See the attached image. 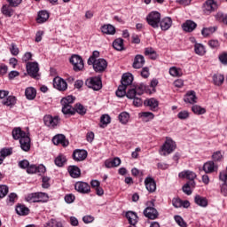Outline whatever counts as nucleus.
Wrapping results in <instances>:
<instances>
[{"instance_id":"obj_62","label":"nucleus","mask_w":227,"mask_h":227,"mask_svg":"<svg viewBox=\"0 0 227 227\" xmlns=\"http://www.w3.org/2000/svg\"><path fill=\"white\" fill-rule=\"evenodd\" d=\"M64 200L66 201V203H67L68 205H70L71 203H74V201H75V195L69 193L65 195Z\"/></svg>"},{"instance_id":"obj_11","label":"nucleus","mask_w":227,"mask_h":227,"mask_svg":"<svg viewBox=\"0 0 227 227\" xmlns=\"http://www.w3.org/2000/svg\"><path fill=\"white\" fill-rule=\"evenodd\" d=\"M74 190L80 192V194H90L91 192V186L86 182L78 181L74 184Z\"/></svg>"},{"instance_id":"obj_16","label":"nucleus","mask_w":227,"mask_h":227,"mask_svg":"<svg viewBox=\"0 0 227 227\" xmlns=\"http://www.w3.org/2000/svg\"><path fill=\"white\" fill-rule=\"evenodd\" d=\"M145 90L141 86H135L129 89L126 92V97L130 99L136 98V97H141L143 95Z\"/></svg>"},{"instance_id":"obj_19","label":"nucleus","mask_w":227,"mask_h":227,"mask_svg":"<svg viewBox=\"0 0 227 227\" xmlns=\"http://www.w3.org/2000/svg\"><path fill=\"white\" fill-rule=\"evenodd\" d=\"M88 157V152L86 150L76 149L73 153V159L75 162H82V160H86Z\"/></svg>"},{"instance_id":"obj_15","label":"nucleus","mask_w":227,"mask_h":227,"mask_svg":"<svg viewBox=\"0 0 227 227\" xmlns=\"http://www.w3.org/2000/svg\"><path fill=\"white\" fill-rule=\"evenodd\" d=\"M59 116L45 115L43 117L44 124L50 129H56L59 125Z\"/></svg>"},{"instance_id":"obj_48","label":"nucleus","mask_w":227,"mask_h":227,"mask_svg":"<svg viewBox=\"0 0 227 227\" xmlns=\"http://www.w3.org/2000/svg\"><path fill=\"white\" fill-rule=\"evenodd\" d=\"M223 159V153L222 151H216L212 154L213 162H221Z\"/></svg>"},{"instance_id":"obj_32","label":"nucleus","mask_w":227,"mask_h":227,"mask_svg":"<svg viewBox=\"0 0 227 227\" xmlns=\"http://www.w3.org/2000/svg\"><path fill=\"white\" fill-rule=\"evenodd\" d=\"M67 171L72 178H79L81 176V168L75 165L69 166Z\"/></svg>"},{"instance_id":"obj_51","label":"nucleus","mask_w":227,"mask_h":227,"mask_svg":"<svg viewBox=\"0 0 227 227\" xmlns=\"http://www.w3.org/2000/svg\"><path fill=\"white\" fill-rule=\"evenodd\" d=\"M75 98L73 96H67L63 98L60 101L61 106H72V103L74 102Z\"/></svg>"},{"instance_id":"obj_5","label":"nucleus","mask_w":227,"mask_h":227,"mask_svg":"<svg viewBox=\"0 0 227 227\" xmlns=\"http://www.w3.org/2000/svg\"><path fill=\"white\" fill-rule=\"evenodd\" d=\"M8 95H10V91L0 90V98L3 100L2 104L7 107H13L17 104V98Z\"/></svg>"},{"instance_id":"obj_31","label":"nucleus","mask_w":227,"mask_h":227,"mask_svg":"<svg viewBox=\"0 0 227 227\" xmlns=\"http://www.w3.org/2000/svg\"><path fill=\"white\" fill-rule=\"evenodd\" d=\"M133 82H134V75H132V74L126 73L122 75V78H121L122 86H125L127 88V86H130V84H132Z\"/></svg>"},{"instance_id":"obj_47","label":"nucleus","mask_w":227,"mask_h":227,"mask_svg":"<svg viewBox=\"0 0 227 227\" xmlns=\"http://www.w3.org/2000/svg\"><path fill=\"white\" fill-rule=\"evenodd\" d=\"M113 47L115 49V51H123V39L117 38L113 43Z\"/></svg>"},{"instance_id":"obj_54","label":"nucleus","mask_w":227,"mask_h":227,"mask_svg":"<svg viewBox=\"0 0 227 227\" xmlns=\"http://www.w3.org/2000/svg\"><path fill=\"white\" fill-rule=\"evenodd\" d=\"M9 51L12 54V56H19L20 50H19V47L15 43H12L9 48Z\"/></svg>"},{"instance_id":"obj_64","label":"nucleus","mask_w":227,"mask_h":227,"mask_svg":"<svg viewBox=\"0 0 227 227\" xmlns=\"http://www.w3.org/2000/svg\"><path fill=\"white\" fill-rule=\"evenodd\" d=\"M219 61L223 63V65H227V52H223L219 55Z\"/></svg>"},{"instance_id":"obj_1","label":"nucleus","mask_w":227,"mask_h":227,"mask_svg":"<svg viewBox=\"0 0 227 227\" xmlns=\"http://www.w3.org/2000/svg\"><path fill=\"white\" fill-rule=\"evenodd\" d=\"M12 137L16 141H20V148L23 152H29L31 150V138L29 137V133L22 130L20 127L14 128L12 129Z\"/></svg>"},{"instance_id":"obj_57","label":"nucleus","mask_w":227,"mask_h":227,"mask_svg":"<svg viewBox=\"0 0 227 227\" xmlns=\"http://www.w3.org/2000/svg\"><path fill=\"white\" fill-rule=\"evenodd\" d=\"M174 219H175L176 224H178V226H180V227H187V223H185V221L184 220V218H182V216L175 215Z\"/></svg>"},{"instance_id":"obj_26","label":"nucleus","mask_w":227,"mask_h":227,"mask_svg":"<svg viewBox=\"0 0 227 227\" xmlns=\"http://www.w3.org/2000/svg\"><path fill=\"white\" fill-rule=\"evenodd\" d=\"M121 164V159L120 157H114V159H108L105 161V168L111 169L112 168H118Z\"/></svg>"},{"instance_id":"obj_6","label":"nucleus","mask_w":227,"mask_h":227,"mask_svg":"<svg viewBox=\"0 0 227 227\" xmlns=\"http://www.w3.org/2000/svg\"><path fill=\"white\" fill-rule=\"evenodd\" d=\"M85 84L94 91H98L102 90V78L100 76L90 77L85 81Z\"/></svg>"},{"instance_id":"obj_61","label":"nucleus","mask_w":227,"mask_h":227,"mask_svg":"<svg viewBox=\"0 0 227 227\" xmlns=\"http://www.w3.org/2000/svg\"><path fill=\"white\" fill-rule=\"evenodd\" d=\"M221 43L216 39H211L208 41V46L211 49H219Z\"/></svg>"},{"instance_id":"obj_24","label":"nucleus","mask_w":227,"mask_h":227,"mask_svg":"<svg viewBox=\"0 0 227 227\" xmlns=\"http://www.w3.org/2000/svg\"><path fill=\"white\" fill-rule=\"evenodd\" d=\"M52 143L57 145H61V146H68L69 145V142L67 139V137H65V135L63 134H59L53 137Z\"/></svg>"},{"instance_id":"obj_46","label":"nucleus","mask_w":227,"mask_h":227,"mask_svg":"<svg viewBox=\"0 0 227 227\" xmlns=\"http://www.w3.org/2000/svg\"><path fill=\"white\" fill-rule=\"evenodd\" d=\"M213 82L215 86H221L224 82V75L221 74H215L213 75Z\"/></svg>"},{"instance_id":"obj_23","label":"nucleus","mask_w":227,"mask_h":227,"mask_svg":"<svg viewBox=\"0 0 227 227\" xmlns=\"http://www.w3.org/2000/svg\"><path fill=\"white\" fill-rule=\"evenodd\" d=\"M196 27H198V24L191 20H187L184 23L182 24V29L185 33H192Z\"/></svg>"},{"instance_id":"obj_49","label":"nucleus","mask_w":227,"mask_h":227,"mask_svg":"<svg viewBox=\"0 0 227 227\" xmlns=\"http://www.w3.org/2000/svg\"><path fill=\"white\" fill-rule=\"evenodd\" d=\"M62 113L63 114H74L75 109L72 107V105H62Z\"/></svg>"},{"instance_id":"obj_9","label":"nucleus","mask_w":227,"mask_h":227,"mask_svg":"<svg viewBox=\"0 0 227 227\" xmlns=\"http://www.w3.org/2000/svg\"><path fill=\"white\" fill-rule=\"evenodd\" d=\"M155 200H153L149 202L151 206L147 207L145 210H144V215L145 217H147L148 219H157L159 217V212L157 211V209H155Z\"/></svg>"},{"instance_id":"obj_44","label":"nucleus","mask_w":227,"mask_h":227,"mask_svg":"<svg viewBox=\"0 0 227 227\" xmlns=\"http://www.w3.org/2000/svg\"><path fill=\"white\" fill-rule=\"evenodd\" d=\"M192 111L193 114H197L198 116H200L201 114H205V113H207V109L203 108L200 105H193L192 106Z\"/></svg>"},{"instance_id":"obj_43","label":"nucleus","mask_w":227,"mask_h":227,"mask_svg":"<svg viewBox=\"0 0 227 227\" xmlns=\"http://www.w3.org/2000/svg\"><path fill=\"white\" fill-rule=\"evenodd\" d=\"M120 123L122 125H127L129 123V120H130V114L128 112H122L118 116Z\"/></svg>"},{"instance_id":"obj_36","label":"nucleus","mask_w":227,"mask_h":227,"mask_svg":"<svg viewBox=\"0 0 227 227\" xmlns=\"http://www.w3.org/2000/svg\"><path fill=\"white\" fill-rule=\"evenodd\" d=\"M145 65V57L143 55H137L134 59L133 68H142Z\"/></svg>"},{"instance_id":"obj_8","label":"nucleus","mask_w":227,"mask_h":227,"mask_svg":"<svg viewBox=\"0 0 227 227\" xmlns=\"http://www.w3.org/2000/svg\"><path fill=\"white\" fill-rule=\"evenodd\" d=\"M69 61L72 63L74 72H81V70L84 69V60L81 56L73 55Z\"/></svg>"},{"instance_id":"obj_29","label":"nucleus","mask_w":227,"mask_h":227,"mask_svg":"<svg viewBox=\"0 0 227 227\" xmlns=\"http://www.w3.org/2000/svg\"><path fill=\"white\" fill-rule=\"evenodd\" d=\"M194 203L202 208H207V207H208V200L201 195H195Z\"/></svg>"},{"instance_id":"obj_14","label":"nucleus","mask_w":227,"mask_h":227,"mask_svg":"<svg viewBox=\"0 0 227 227\" xmlns=\"http://www.w3.org/2000/svg\"><path fill=\"white\" fill-rule=\"evenodd\" d=\"M53 88L59 91H67L68 90V83L65 79L58 76L53 79Z\"/></svg>"},{"instance_id":"obj_60","label":"nucleus","mask_w":227,"mask_h":227,"mask_svg":"<svg viewBox=\"0 0 227 227\" xmlns=\"http://www.w3.org/2000/svg\"><path fill=\"white\" fill-rule=\"evenodd\" d=\"M9 188L4 184L0 185V199L6 197L8 194Z\"/></svg>"},{"instance_id":"obj_53","label":"nucleus","mask_w":227,"mask_h":227,"mask_svg":"<svg viewBox=\"0 0 227 227\" xmlns=\"http://www.w3.org/2000/svg\"><path fill=\"white\" fill-rule=\"evenodd\" d=\"M74 111H76L78 114L84 116L88 110L82 104H76L74 106Z\"/></svg>"},{"instance_id":"obj_10","label":"nucleus","mask_w":227,"mask_h":227,"mask_svg":"<svg viewBox=\"0 0 227 227\" xmlns=\"http://www.w3.org/2000/svg\"><path fill=\"white\" fill-rule=\"evenodd\" d=\"M27 72L30 77H34V79H36V77H39L40 74L38 72H40V67L38 66V62H27L26 65Z\"/></svg>"},{"instance_id":"obj_30","label":"nucleus","mask_w":227,"mask_h":227,"mask_svg":"<svg viewBox=\"0 0 227 227\" xmlns=\"http://www.w3.org/2000/svg\"><path fill=\"white\" fill-rule=\"evenodd\" d=\"M49 12L47 11H40L37 13L36 22L37 24H43L49 20Z\"/></svg>"},{"instance_id":"obj_42","label":"nucleus","mask_w":227,"mask_h":227,"mask_svg":"<svg viewBox=\"0 0 227 227\" xmlns=\"http://www.w3.org/2000/svg\"><path fill=\"white\" fill-rule=\"evenodd\" d=\"M194 51H195V54H198V56H205V54L207 53L205 45H203L202 43H196L194 44Z\"/></svg>"},{"instance_id":"obj_3","label":"nucleus","mask_w":227,"mask_h":227,"mask_svg":"<svg viewBox=\"0 0 227 227\" xmlns=\"http://www.w3.org/2000/svg\"><path fill=\"white\" fill-rule=\"evenodd\" d=\"M160 12L157 11H153L149 13V15L146 16L145 20L151 27H153V29H158L159 25L160 24Z\"/></svg>"},{"instance_id":"obj_37","label":"nucleus","mask_w":227,"mask_h":227,"mask_svg":"<svg viewBox=\"0 0 227 227\" xmlns=\"http://www.w3.org/2000/svg\"><path fill=\"white\" fill-rule=\"evenodd\" d=\"M109 123H111V116H109V114H102L99 123L100 129H106V127H107Z\"/></svg>"},{"instance_id":"obj_25","label":"nucleus","mask_w":227,"mask_h":227,"mask_svg":"<svg viewBox=\"0 0 227 227\" xmlns=\"http://www.w3.org/2000/svg\"><path fill=\"white\" fill-rule=\"evenodd\" d=\"M172 205L175 208H189L191 207V202L189 200H182L179 198H174L172 200Z\"/></svg>"},{"instance_id":"obj_2","label":"nucleus","mask_w":227,"mask_h":227,"mask_svg":"<svg viewBox=\"0 0 227 227\" xmlns=\"http://www.w3.org/2000/svg\"><path fill=\"white\" fill-rule=\"evenodd\" d=\"M174 150H176V143L171 137H167L165 143L159 150V153L166 157V155L173 153Z\"/></svg>"},{"instance_id":"obj_38","label":"nucleus","mask_w":227,"mask_h":227,"mask_svg":"<svg viewBox=\"0 0 227 227\" xmlns=\"http://www.w3.org/2000/svg\"><path fill=\"white\" fill-rule=\"evenodd\" d=\"M138 116L143 120V121H152V120L155 118V114L152 112H141L138 114Z\"/></svg>"},{"instance_id":"obj_20","label":"nucleus","mask_w":227,"mask_h":227,"mask_svg":"<svg viewBox=\"0 0 227 227\" xmlns=\"http://www.w3.org/2000/svg\"><path fill=\"white\" fill-rule=\"evenodd\" d=\"M145 107H149L150 111H159V100L155 98H147L144 101Z\"/></svg>"},{"instance_id":"obj_40","label":"nucleus","mask_w":227,"mask_h":227,"mask_svg":"<svg viewBox=\"0 0 227 227\" xmlns=\"http://www.w3.org/2000/svg\"><path fill=\"white\" fill-rule=\"evenodd\" d=\"M54 163L58 166V168H63L65 164H67V156H65V154H59L55 158Z\"/></svg>"},{"instance_id":"obj_52","label":"nucleus","mask_w":227,"mask_h":227,"mask_svg":"<svg viewBox=\"0 0 227 227\" xmlns=\"http://www.w3.org/2000/svg\"><path fill=\"white\" fill-rule=\"evenodd\" d=\"M12 153H13L12 148H3L0 150V156L4 158V160L6 159V157L12 155Z\"/></svg>"},{"instance_id":"obj_41","label":"nucleus","mask_w":227,"mask_h":227,"mask_svg":"<svg viewBox=\"0 0 227 227\" xmlns=\"http://www.w3.org/2000/svg\"><path fill=\"white\" fill-rule=\"evenodd\" d=\"M16 213L18 215H28L29 208L25 205L20 204L16 207Z\"/></svg>"},{"instance_id":"obj_27","label":"nucleus","mask_w":227,"mask_h":227,"mask_svg":"<svg viewBox=\"0 0 227 227\" xmlns=\"http://www.w3.org/2000/svg\"><path fill=\"white\" fill-rule=\"evenodd\" d=\"M185 104H196L198 102V97H196V91L189 90L184 97Z\"/></svg>"},{"instance_id":"obj_18","label":"nucleus","mask_w":227,"mask_h":227,"mask_svg":"<svg viewBox=\"0 0 227 227\" xmlns=\"http://www.w3.org/2000/svg\"><path fill=\"white\" fill-rule=\"evenodd\" d=\"M202 169L207 175L215 173L219 169V166L214 160H208L204 163Z\"/></svg>"},{"instance_id":"obj_39","label":"nucleus","mask_w":227,"mask_h":227,"mask_svg":"<svg viewBox=\"0 0 227 227\" xmlns=\"http://www.w3.org/2000/svg\"><path fill=\"white\" fill-rule=\"evenodd\" d=\"M217 31V27H203L201 30V35L204 36V38H207L210 36L211 35H214Z\"/></svg>"},{"instance_id":"obj_21","label":"nucleus","mask_w":227,"mask_h":227,"mask_svg":"<svg viewBox=\"0 0 227 227\" xmlns=\"http://www.w3.org/2000/svg\"><path fill=\"white\" fill-rule=\"evenodd\" d=\"M145 185L148 192H155V191H157V184L155 183V179L152 176H147L145 179Z\"/></svg>"},{"instance_id":"obj_12","label":"nucleus","mask_w":227,"mask_h":227,"mask_svg":"<svg viewBox=\"0 0 227 227\" xmlns=\"http://www.w3.org/2000/svg\"><path fill=\"white\" fill-rule=\"evenodd\" d=\"M217 8L218 5L215 0H207L203 4L202 10L205 15H210V13H214Z\"/></svg>"},{"instance_id":"obj_55","label":"nucleus","mask_w":227,"mask_h":227,"mask_svg":"<svg viewBox=\"0 0 227 227\" xmlns=\"http://www.w3.org/2000/svg\"><path fill=\"white\" fill-rule=\"evenodd\" d=\"M215 19L216 20H218V22H223V24L227 25V14H224L223 12H218L215 15Z\"/></svg>"},{"instance_id":"obj_7","label":"nucleus","mask_w":227,"mask_h":227,"mask_svg":"<svg viewBox=\"0 0 227 227\" xmlns=\"http://www.w3.org/2000/svg\"><path fill=\"white\" fill-rule=\"evenodd\" d=\"M219 187L223 196H227V167L219 173Z\"/></svg>"},{"instance_id":"obj_63","label":"nucleus","mask_w":227,"mask_h":227,"mask_svg":"<svg viewBox=\"0 0 227 227\" xmlns=\"http://www.w3.org/2000/svg\"><path fill=\"white\" fill-rule=\"evenodd\" d=\"M183 192H184V194H187V196H191V194H192V190H191V183H186L183 186Z\"/></svg>"},{"instance_id":"obj_17","label":"nucleus","mask_w":227,"mask_h":227,"mask_svg":"<svg viewBox=\"0 0 227 227\" xmlns=\"http://www.w3.org/2000/svg\"><path fill=\"white\" fill-rule=\"evenodd\" d=\"M93 69L98 73H102L107 68V60L104 59H98L92 62Z\"/></svg>"},{"instance_id":"obj_33","label":"nucleus","mask_w":227,"mask_h":227,"mask_svg":"<svg viewBox=\"0 0 227 227\" xmlns=\"http://www.w3.org/2000/svg\"><path fill=\"white\" fill-rule=\"evenodd\" d=\"M100 30L104 35H114L116 33V27L111 24L101 26Z\"/></svg>"},{"instance_id":"obj_13","label":"nucleus","mask_w":227,"mask_h":227,"mask_svg":"<svg viewBox=\"0 0 227 227\" xmlns=\"http://www.w3.org/2000/svg\"><path fill=\"white\" fill-rule=\"evenodd\" d=\"M179 178H186L191 182V187H196V177L198 176L192 170H184L178 174Z\"/></svg>"},{"instance_id":"obj_28","label":"nucleus","mask_w":227,"mask_h":227,"mask_svg":"<svg viewBox=\"0 0 227 227\" xmlns=\"http://www.w3.org/2000/svg\"><path fill=\"white\" fill-rule=\"evenodd\" d=\"M126 219H128L129 224L130 226L137 224L138 217L137 214L134 211H128L126 212Z\"/></svg>"},{"instance_id":"obj_58","label":"nucleus","mask_w":227,"mask_h":227,"mask_svg":"<svg viewBox=\"0 0 227 227\" xmlns=\"http://www.w3.org/2000/svg\"><path fill=\"white\" fill-rule=\"evenodd\" d=\"M189 116H191V114L187 110H183L177 114L179 120H188Z\"/></svg>"},{"instance_id":"obj_56","label":"nucleus","mask_w":227,"mask_h":227,"mask_svg":"<svg viewBox=\"0 0 227 227\" xmlns=\"http://www.w3.org/2000/svg\"><path fill=\"white\" fill-rule=\"evenodd\" d=\"M100 56V52L98 51H95L92 52V55L88 59V65H91L97 61V58Z\"/></svg>"},{"instance_id":"obj_45","label":"nucleus","mask_w":227,"mask_h":227,"mask_svg":"<svg viewBox=\"0 0 227 227\" xmlns=\"http://www.w3.org/2000/svg\"><path fill=\"white\" fill-rule=\"evenodd\" d=\"M169 74L172 77H182V75H184V72L176 67H172L169 68Z\"/></svg>"},{"instance_id":"obj_34","label":"nucleus","mask_w":227,"mask_h":227,"mask_svg":"<svg viewBox=\"0 0 227 227\" xmlns=\"http://www.w3.org/2000/svg\"><path fill=\"white\" fill-rule=\"evenodd\" d=\"M1 12L4 17H12L14 11H13V6L9 4H4L1 8Z\"/></svg>"},{"instance_id":"obj_22","label":"nucleus","mask_w":227,"mask_h":227,"mask_svg":"<svg viewBox=\"0 0 227 227\" xmlns=\"http://www.w3.org/2000/svg\"><path fill=\"white\" fill-rule=\"evenodd\" d=\"M173 26V20L170 17H164L160 20L159 27H160L161 31H168Z\"/></svg>"},{"instance_id":"obj_4","label":"nucleus","mask_w":227,"mask_h":227,"mask_svg":"<svg viewBox=\"0 0 227 227\" xmlns=\"http://www.w3.org/2000/svg\"><path fill=\"white\" fill-rule=\"evenodd\" d=\"M48 200L49 195L45 192L30 193L26 197V201L28 203H45Z\"/></svg>"},{"instance_id":"obj_59","label":"nucleus","mask_w":227,"mask_h":227,"mask_svg":"<svg viewBox=\"0 0 227 227\" xmlns=\"http://www.w3.org/2000/svg\"><path fill=\"white\" fill-rule=\"evenodd\" d=\"M145 54V56H150L151 59H157V53L152 48H146Z\"/></svg>"},{"instance_id":"obj_50","label":"nucleus","mask_w":227,"mask_h":227,"mask_svg":"<svg viewBox=\"0 0 227 227\" xmlns=\"http://www.w3.org/2000/svg\"><path fill=\"white\" fill-rule=\"evenodd\" d=\"M115 93L119 98L125 97L127 95V87L125 85H120Z\"/></svg>"},{"instance_id":"obj_35","label":"nucleus","mask_w":227,"mask_h":227,"mask_svg":"<svg viewBox=\"0 0 227 227\" xmlns=\"http://www.w3.org/2000/svg\"><path fill=\"white\" fill-rule=\"evenodd\" d=\"M25 97L27 100H35L36 98V89L33 87H27L25 90Z\"/></svg>"}]
</instances>
